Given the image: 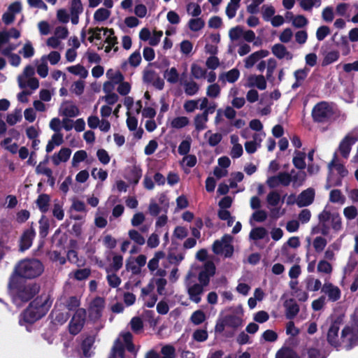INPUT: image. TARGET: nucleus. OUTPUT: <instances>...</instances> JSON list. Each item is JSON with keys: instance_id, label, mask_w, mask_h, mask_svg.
<instances>
[{"instance_id": "e433bc0d", "label": "nucleus", "mask_w": 358, "mask_h": 358, "mask_svg": "<svg viewBox=\"0 0 358 358\" xmlns=\"http://www.w3.org/2000/svg\"><path fill=\"white\" fill-rule=\"evenodd\" d=\"M284 307L285 308V315L288 319H293L299 312V307L296 302L289 299L285 301Z\"/></svg>"}, {"instance_id": "0eeeda50", "label": "nucleus", "mask_w": 358, "mask_h": 358, "mask_svg": "<svg viewBox=\"0 0 358 358\" xmlns=\"http://www.w3.org/2000/svg\"><path fill=\"white\" fill-rule=\"evenodd\" d=\"M334 113L332 104L322 101L316 104L312 110V116L315 122H324L329 120Z\"/></svg>"}, {"instance_id": "4c0bfd02", "label": "nucleus", "mask_w": 358, "mask_h": 358, "mask_svg": "<svg viewBox=\"0 0 358 358\" xmlns=\"http://www.w3.org/2000/svg\"><path fill=\"white\" fill-rule=\"evenodd\" d=\"M64 143V135L61 132L54 133L48 141L45 151L48 153L51 152L55 147L61 145Z\"/></svg>"}, {"instance_id": "dca6fc26", "label": "nucleus", "mask_w": 358, "mask_h": 358, "mask_svg": "<svg viewBox=\"0 0 358 358\" xmlns=\"http://www.w3.org/2000/svg\"><path fill=\"white\" fill-rule=\"evenodd\" d=\"M292 182V176L288 173H280L277 176H270L267 178L266 184L271 188L280 185L288 186Z\"/></svg>"}, {"instance_id": "de8ad7c7", "label": "nucleus", "mask_w": 358, "mask_h": 358, "mask_svg": "<svg viewBox=\"0 0 358 358\" xmlns=\"http://www.w3.org/2000/svg\"><path fill=\"white\" fill-rule=\"evenodd\" d=\"M128 236L131 241L138 245L141 246L145 243V237L136 229H129L128 231Z\"/></svg>"}, {"instance_id": "aec40b11", "label": "nucleus", "mask_w": 358, "mask_h": 358, "mask_svg": "<svg viewBox=\"0 0 358 358\" xmlns=\"http://www.w3.org/2000/svg\"><path fill=\"white\" fill-rule=\"evenodd\" d=\"M189 278V275H188V276L187 277V280H188ZM186 286L190 300L196 303L200 302L201 296L203 292V286L197 283L191 284L187 281L186 283Z\"/></svg>"}, {"instance_id": "774afa93", "label": "nucleus", "mask_w": 358, "mask_h": 358, "mask_svg": "<svg viewBox=\"0 0 358 358\" xmlns=\"http://www.w3.org/2000/svg\"><path fill=\"white\" fill-rule=\"evenodd\" d=\"M175 348L172 345H164L161 349L160 358H175Z\"/></svg>"}, {"instance_id": "6e6d98bb", "label": "nucleus", "mask_w": 358, "mask_h": 358, "mask_svg": "<svg viewBox=\"0 0 358 358\" xmlns=\"http://www.w3.org/2000/svg\"><path fill=\"white\" fill-rule=\"evenodd\" d=\"M308 71L309 70L305 68L302 69H299L294 72L296 82L292 85L293 89H296L301 85V83L307 77Z\"/></svg>"}, {"instance_id": "423d86ee", "label": "nucleus", "mask_w": 358, "mask_h": 358, "mask_svg": "<svg viewBox=\"0 0 358 358\" xmlns=\"http://www.w3.org/2000/svg\"><path fill=\"white\" fill-rule=\"evenodd\" d=\"M132 336L129 332H123L115 340L108 358H124V350H134V345L131 343Z\"/></svg>"}, {"instance_id": "09e8293b", "label": "nucleus", "mask_w": 358, "mask_h": 358, "mask_svg": "<svg viewBox=\"0 0 358 358\" xmlns=\"http://www.w3.org/2000/svg\"><path fill=\"white\" fill-rule=\"evenodd\" d=\"M164 77L171 84H176L179 81V73L175 67L167 69L164 73Z\"/></svg>"}, {"instance_id": "f8f14e48", "label": "nucleus", "mask_w": 358, "mask_h": 358, "mask_svg": "<svg viewBox=\"0 0 358 358\" xmlns=\"http://www.w3.org/2000/svg\"><path fill=\"white\" fill-rule=\"evenodd\" d=\"M85 309L79 308L76 310L69 325L71 334L76 335L81 331L85 324Z\"/></svg>"}, {"instance_id": "052dcab7", "label": "nucleus", "mask_w": 358, "mask_h": 358, "mask_svg": "<svg viewBox=\"0 0 358 358\" xmlns=\"http://www.w3.org/2000/svg\"><path fill=\"white\" fill-rule=\"evenodd\" d=\"M189 120L185 116H179L173 118L171 122V127L175 129H181L187 126Z\"/></svg>"}, {"instance_id": "a878e982", "label": "nucleus", "mask_w": 358, "mask_h": 358, "mask_svg": "<svg viewBox=\"0 0 358 358\" xmlns=\"http://www.w3.org/2000/svg\"><path fill=\"white\" fill-rule=\"evenodd\" d=\"M315 191L312 188H308L303 191L298 196L296 204L299 207H304L310 205L314 200Z\"/></svg>"}, {"instance_id": "37998d69", "label": "nucleus", "mask_w": 358, "mask_h": 358, "mask_svg": "<svg viewBox=\"0 0 358 358\" xmlns=\"http://www.w3.org/2000/svg\"><path fill=\"white\" fill-rule=\"evenodd\" d=\"M306 153L301 151H295L293 157V164L298 169L303 170L306 168V164L305 162Z\"/></svg>"}, {"instance_id": "7ed1b4c3", "label": "nucleus", "mask_w": 358, "mask_h": 358, "mask_svg": "<svg viewBox=\"0 0 358 358\" xmlns=\"http://www.w3.org/2000/svg\"><path fill=\"white\" fill-rule=\"evenodd\" d=\"M107 80L103 84V91L114 90L115 86L117 93L121 96H127L131 90V83L124 80V75L119 71L113 69L106 73Z\"/></svg>"}, {"instance_id": "0e129e2a", "label": "nucleus", "mask_w": 358, "mask_h": 358, "mask_svg": "<svg viewBox=\"0 0 358 358\" xmlns=\"http://www.w3.org/2000/svg\"><path fill=\"white\" fill-rule=\"evenodd\" d=\"M53 321L59 324H64L69 318V314L66 312H61L59 310L55 309L52 312Z\"/></svg>"}, {"instance_id": "680f3d73", "label": "nucleus", "mask_w": 358, "mask_h": 358, "mask_svg": "<svg viewBox=\"0 0 358 358\" xmlns=\"http://www.w3.org/2000/svg\"><path fill=\"white\" fill-rule=\"evenodd\" d=\"M329 201L332 203H336L339 204H344L345 201V197L339 189H333L329 194Z\"/></svg>"}, {"instance_id": "2f4dec72", "label": "nucleus", "mask_w": 358, "mask_h": 358, "mask_svg": "<svg viewBox=\"0 0 358 358\" xmlns=\"http://www.w3.org/2000/svg\"><path fill=\"white\" fill-rule=\"evenodd\" d=\"M17 48L16 45L9 43V38L6 32L0 33V51L4 55H8Z\"/></svg>"}, {"instance_id": "bb28decb", "label": "nucleus", "mask_w": 358, "mask_h": 358, "mask_svg": "<svg viewBox=\"0 0 358 358\" xmlns=\"http://www.w3.org/2000/svg\"><path fill=\"white\" fill-rule=\"evenodd\" d=\"M343 236L330 244L324 252V259L327 261H334L336 259V254L340 250L342 244Z\"/></svg>"}, {"instance_id": "c85d7f7f", "label": "nucleus", "mask_w": 358, "mask_h": 358, "mask_svg": "<svg viewBox=\"0 0 358 358\" xmlns=\"http://www.w3.org/2000/svg\"><path fill=\"white\" fill-rule=\"evenodd\" d=\"M71 150L68 148H62L59 152H55L52 157L51 160L54 165L58 166L61 163L66 162L71 155Z\"/></svg>"}, {"instance_id": "e2e57ef3", "label": "nucleus", "mask_w": 358, "mask_h": 358, "mask_svg": "<svg viewBox=\"0 0 358 358\" xmlns=\"http://www.w3.org/2000/svg\"><path fill=\"white\" fill-rule=\"evenodd\" d=\"M184 90L187 95L194 96L198 93L199 85L193 80L188 81L184 84Z\"/></svg>"}, {"instance_id": "5701e85b", "label": "nucleus", "mask_w": 358, "mask_h": 358, "mask_svg": "<svg viewBox=\"0 0 358 358\" xmlns=\"http://www.w3.org/2000/svg\"><path fill=\"white\" fill-rule=\"evenodd\" d=\"M268 54L269 52L266 50H260L252 53L244 59L245 68L247 69H251L260 59L266 57Z\"/></svg>"}, {"instance_id": "a211bd4d", "label": "nucleus", "mask_w": 358, "mask_h": 358, "mask_svg": "<svg viewBox=\"0 0 358 358\" xmlns=\"http://www.w3.org/2000/svg\"><path fill=\"white\" fill-rule=\"evenodd\" d=\"M59 114L66 118L75 117L80 114V110L73 102L66 101L61 104L59 108Z\"/></svg>"}, {"instance_id": "a19ab883", "label": "nucleus", "mask_w": 358, "mask_h": 358, "mask_svg": "<svg viewBox=\"0 0 358 358\" xmlns=\"http://www.w3.org/2000/svg\"><path fill=\"white\" fill-rule=\"evenodd\" d=\"M111 10L107 8H98L94 13L93 19L96 23H102L110 17Z\"/></svg>"}, {"instance_id": "f03ea898", "label": "nucleus", "mask_w": 358, "mask_h": 358, "mask_svg": "<svg viewBox=\"0 0 358 358\" xmlns=\"http://www.w3.org/2000/svg\"><path fill=\"white\" fill-rule=\"evenodd\" d=\"M43 264L36 259H25L20 261L15 268V274L10 279L9 287L15 286L16 275L32 279L40 276L43 272Z\"/></svg>"}, {"instance_id": "72a5a7b5", "label": "nucleus", "mask_w": 358, "mask_h": 358, "mask_svg": "<svg viewBox=\"0 0 358 358\" xmlns=\"http://www.w3.org/2000/svg\"><path fill=\"white\" fill-rule=\"evenodd\" d=\"M34 75V69L31 65L24 67L22 73L17 76V80L20 88L24 89L26 83Z\"/></svg>"}, {"instance_id": "c03bdc74", "label": "nucleus", "mask_w": 358, "mask_h": 358, "mask_svg": "<svg viewBox=\"0 0 358 358\" xmlns=\"http://www.w3.org/2000/svg\"><path fill=\"white\" fill-rule=\"evenodd\" d=\"M289 174L292 176L291 182H292L294 187H300L306 180V174L304 171L296 172L294 170H292Z\"/></svg>"}, {"instance_id": "4468645a", "label": "nucleus", "mask_w": 358, "mask_h": 358, "mask_svg": "<svg viewBox=\"0 0 358 358\" xmlns=\"http://www.w3.org/2000/svg\"><path fill=\"white\" fill-rule=\"evenodd\" d=\"M105 34L106 35L103 41V43L101 44V46H99L98 48H104L106 52H109L111 50H113L114 52H117L118 50L117 40L113 30L106 28Z\"/></svg>"}, {"instance_id": "f704fd0d", "label": "nucleus", "mask_w": 358, "mask_h": 358, "mask_svg": "<svg viewBox=\"0 0 358 358\" xmlns=\"http://www.w3.org/2000/svg\"><path fill=\"white\" fill-rule=\"evenodd\" d=\"M35 235V231L31 228L24 232L20 241V250L22 251L26 250L31 247Z\"/></svg>"}, {"instance_id": "6e6552de", "label": "nucleus", "mask_w": 358, "mask_h": 358, "mask_svg": "<svg viewBox=\"0 0 358 358\" xmlns=\"http://www.w3.org/2000/svg\"><path fill=\"white\" fill-rule=\"evenodd\" d=\"M358 141V129L355 128L348 132L339 143L336 154L338 152L343 158L348 159L352 146Z\"/></svg>"}, {"instance_id": "4d7b16f0", "label": "nucleus", "mask_w": 358, "mask_h": 358, "mask_svg": "<svg viewBox=\"0 0 358 358\" xmlns=\"http://www.w3.org/2000/svg\"><path fill=\"white\" fill-rule=\"evenodd\" d=\"M147 262V257L145 255H139L135 259V262L138 265V267L136 266H132L130 263L127 264V267L128 269L131 270L133 273H137L140 268L144 266Z\"/></svg>"}, {"instance_id": "f257e3e1", "label": "nucleus", "mask_w": 358, "mask_h": 358, "mask_svg": "<svg viewBox=\"0 0 358 358\" xmlns=\"http://www.w3.org/2000/svg\"><path fill=\"white\" fill-rule=\"evenodd\" d=\"M52 303V299L49 294H43L36 298L22 313L20 323H33L44 316Z\"/></svg>"}, {"instance_id": "c756f323", "label": "nucleus", "mask_w": 358, "mask_h": 358, "mask_svg": "<svg viewBox=\"0 0 358 358\" xmlns=\"http://www.w3.org/2000/svg\"><path fill=\"white\" fill-rule=\"evenodd\" d=\"M329 169L332 173L338 174V177L341 179L348 174V171L345 167L338 162L336 152L334 153V158L329 164Z\"/></svg>"}, {"instance_id": "603ef678", "label": "nucleus", "mask_w": 358, "mask_h": 358, "mask_svg": "<svg viewBox=\"0 0 358 358\" xmlns=\"http://www.w3.org/2000/svg\"><path fill=\"white\" fill-rule=\"evenodd\" d=\"M267 231L264 227H256L251 230L249 237L250 240L257 241L267 236Z\"/></svg>"}, {"instance_id": "473e14b6", "label": "nucleus", "mask_w": 358, "mask_h": 358, "mask_svg": "<svg viewBox=\"0 0 358 358\" xmlns=\"http://www.w3.org/2000/svg\"><path fill=\"white\" fill-rule=\"evenodd\" d=\"M71 20L73 24H77L79 22V15L83 11V7L80 0H73L71 3Z\"/></svg>"}, {"instance_id": "bf43d9fd", "label": "nucleus", "mask_w": 358, "mask_h": 358, "mask_svg": "<svg viewBox=\"0 0 358 358\" xmlns=\"http://www.w3.org/2000/svg\"><path fill=\"white\" fill-rule=\"evenodd\" d=\"M205 138L210 146H215L221 141L222 136L220 133H212L211 131H208L205 134Z\"/></svg>"}, {"instance_id": "9d476101", "label": "nucleus", "mask_w": 358, "mask_h": 358, "mask_svg": "<svg viewBox=\"0 0 358 358\" xmlns=\"http://www.w3.org/2000/svg\"><path fill=\"white\" fill-rule=\"evenodd\" d=\"M268 208L269 209L270 216L273 219H278L282 216L285 210L280 207H276L280 203V195L275 191L269 192L266 196Z\"/></svg>"}, {"instance_id": "58836bf2", "label": "nucleus", "mask_w": 358, "mask_h": 358, "mask_svg": "<svg viewBox=\"0 0 358 358\" xmlns=\"http://www.w3.org/2000/svg\"><path fill=\"white\" fill-rule=\"evenodd\" d=\"M94 341L95 337L94 336H88L83 339L81 343V350L84 357H89L92 356Z\"/></svg>"}, {"instance_id": "9b49d317", "label": "nucleus", "mask_w": 358, "mask_h": 358, "mask_svg": "<svg viewBox=\"0 0 358 358\" xmlns=\"http://www.w3.org/2000/svg\"><path fill=\"white\" fill-rule=\"evenodd\" d=\"M233 314L227 315L224 317V322H226L227 327L237 329L242 326L243 315V308L241 305H238L236 307H231L229 309Z\"/></svg>"}, {"instance_id": "13d9d810", "label": "nucleus", "mask_w": 358, "mask_h": 358, "mask_svg": "<svg viewBox=\"0 0 358 358\" xmlns=\"http://www.w3.org/2000/svg\"><path fill=\"white\" fill-rule=\"evenodd\" d=\"M306 289L310 292H317L322 287V282L319 279L313 277L307 278L306 280Z\"/></svg>"}, {"instance_id": "a18cd8bd", "label": "nucleus", "mask_w": 358, "mask_h": 358, "mask_svg": "<svg viewBox=\"0 0 358 358\" xmlns=\"http://www.w3.org/2000/svg\"><path fill=\"white\" fill-rule=\"evenodd\" d=\"M36 172L38 174H42L48 177V181H50L51 185L54 184V178L52 177V170L47 166L45 162H41L36 166Z\"/></svg>"}, {"instance_id": "412c9836", "label": "nucleus", "mask_w": 358, "mask_h": 358, "mask_svg": "<svg viewBox=\"0 0 358 358\" xmlns=\"http://www.w3.org/2000/svg\"><path fill=\"white\" fill-rule=\"evenodd\" d=\"M264 132L255 133L252 136V140L246 141L245 148L248 154L255 153L261 147L262 142L265 138Z\"/></svg>"}, {"instance_id": "6ab92c4d", "label": "nucleus", "mask_w": 358, "mask_h": 358, "mask_svg": "<svg viewBox=\"0 0 358 358\" xmlns=\"http://www.w3.org/2000/svg\"><path fill=\"white\" fill-rule=\"evenodd\" d=\"M21 10L22 4L20 1L12 3L2 16L3 22L6 24L12 23L15 18V15L20 13Z\"/></svg>"}, {"instance_id": "ddd939ff", "label": "nucleus", "mask_w": 358, "mask_h": 358, "mask_svg": "<svg viewBox=\"0 0 358 358\" xmlns=\"http://www.w3.org/2000/svg\"><path fill=\"white\" fill-rule=\"evenodd\" d=\"M167 281L164 278H152L149 284L142 288L141 293L143 294H148L153 292L155 288H157V292L159 295H164L166 294V285Z\"/></svg>"}, {"instance_id": "7c9ffc66", "label": "nucleus", "mask_w": 358, "mask_h": 358, "mask_svg": "<svg viewBox=\"0 0 358 358\" xmlns=\"http://www.w3.org/2000/svg\"><path fill=\"white\" fill-rule=\"evenodd\" d=\"M272 53L280 59L291 60L293 58L292 54L289 52L287 48L282 44H275L271 48Z\"/></svg>"}, {"instance_id": "b1692460", "label": "nucleus", "mask_w": 358, "mask_h": 358, "mask_svg": "<svg viewBox=\"0 0 358 358\" xmlns=\"http://www.w3.org/2000/svg\"><path fill=\"white\" fill-rule=\"evenodd\" d=\"M322 292L324 293L328 296L329 300L331 301H336L341 298V289L331 282H326L322 287Z\"/></svg>"}, {"instance_id": "1a4fd4ad", "label": "nucleus", "mask_w": 358, "mask_h": 358, "mask_svg": "<svg viewBox=\"0 0 358 358\" xmlns=\"http://www.w3.org/2000/svg\"><path fill=\"white\" fill-rule=\"evenodd\" d=\"M233 238L229 234L224 235L221 240L216 241L213 246V252L217 255H223L229 257L233 255L234 247L231 245Z\"/></svg>"}, {"instance_id": "ea45409f", "label": "nucleus", "mask_w": 358, "mask_h": 358, "mask_svg": "<svg viewBox=\"0 0 358 358\" xmlns=\"http://www.w3.org/2000/svg\"><path fill=\"white\" fill-rule=\"evenodd\" d=\"M103 92L106 94L104 96H101L99 98V100L97 101V104L95 106V108H96L97 105L101 103H104V104L113 106L114 104H115L118 99L119 96L118 95L113 92V90H110V92L108 91H103Z\"/></svg>"}, {"instance_id": "5fc2aeb1", "label": "nucleus", "mask_w": 358, "mask_h": 358, "mask_svg": "<svg viewBox=\"0 0 358 358\" xmlns=\"http://www.w3.org/2000/svg\"><path fill=\"white\" fill-rule=\"evenodd\" d=\"M317 270L320 273L331 275L333 271V266L329 261L323 259L319 261Z\"/></svg>"}, {"instance_id": "69168bd1", "label": "nucleus", "mask_w": 358, "mask_h": 358, "mask_svg": "<svg viewBox=\"0 0 358 358\" xmlns=\"http://www.w3.org/2000/svg\"><path fill=\"white\" fill-rule=\"evenodd\" d=\"M19 52L23 56L24 58L29 59L34 55L35 50L31 43L28 41L24 43Z\"/></svg>"}, {"instance_id": "20e7f679", "label": "nucleus", "mask_w": 358, "mask_h": 358, "mask_svg": "<svg viewBox=\"0 0 358 358\" xmlns=\"http://www.w3.org/2000/svg\"><path fill=\"white\" fill-rule=\"evenodd\" d=\"M318 219L320 226V232L322 235L327 236L332 229L337 234L343 229L342 218L338 213H331V207L327 204L324 210L319 214Z\"/></svg>"}, {"instance_id": "4be33fe9", "label": "nucleus", "mask_w": 358, "mask_h": 358, "mask_svg": "<svg viewBox=\"0 0 358 358\" xmlns=\"http://www.w3.org/2000/svg\"><path fill=\"white\" fill-rule=\"evenodd\" d=\"M215 273V266L212 262H208L205 264L203 269L200 272L199 275V280L200 285L203 287L206 286L209 283L210 278L213 276Z\"/></svg>"}, {"instance_id": "3c124183", "label": "nucleus", "mask_w": 358, "mask_h": 358, "mask_svg": "<svg viewBox=\"0 0 358 358\" xmlns=\"http://www.w3.org/2000/svg\"><path fill=\"white\" fill-rule=\"evenodd\" d=\"M22 110L16 108L7 115L6 122L10 125H15L22 120Z\"/></svg>"}, {"instance_id": "49530a36", "label": "nucleus", "mask_w": 358, "mask_h": 358, "mask_svg": "<svg viewBox=\"0 0 358 358\" xmlns=\"http://www.w3.org/2000/svg\"><path fill=\"white\" fill-rule=\"evenodd\" d=\"M165 257V253L163 251H157L155 253L153 257L150 259L148 264V268L151 272L156 271L159 267L160 259Z\"/></svg>"}, {"instance_id": "39448f33", "label": "nucleus", "mask_w": 358, "mask_h": 358, "mask_svg": "<svg viewBox=\"0 0 358 358\" xmlns=\"http://www.w3.org/2000/svg\"><path fill=\"white\" fill-rule=\"evenodd\" d=\"M341 322L335 321L331 325L328 334L327 341L334 347H338L342 343L345 345V348L349 350L352 348V341L355 336L353 329L350 327H345L341 332V336H338V331L340 329Z\"/></svg>"}, {"instance_id": "2eb2a0df", "label": "nucleus", "mask_w": 358, "mask_h": 358, "mask_svg": "<svg viewBox=\"0 0 358 358\" xmlns=\"http://www.w3.org/2000/svg\"><path fill=\"white\" fill-rule=\"evenodd\" d=\"M244 86L248 88L256 87L259 90H264L267 83L263 75L250 74L245 78Z\"/></svg>"}, {"instance_id": "393cba45", "label": "nucleus", "mask_w": 358, "mask_h": 358, "mask_svg": "<svg viewBox=\"0 0 358 358\" xmlns=\"http://www.w3.org/2000/svg\"><path fill=\"white\" fill-rule=\"evenodd\" d=\"M104 308V301L102 298L98 297L94 299L89 308L90 317L93 320L98 319Z\"/></svg>"}, {"instance_id": "c9c22d12", "label": "nucleus", "mask_w": 358, "mask_h": 358, "mask_svg": "<svg viewBox=\"0 0 358 358\" xmlns=\"http://www.w3.org/2000/svg\"><path fill=\"white\" fill-rule=\"evenodd\" d=\"M239 77V70L234 68L228 71L220 73L219 76V79L223 83H234L238 80Z\"/></svg>"}, {"instance_id": "8fccbe9b", "label": "nucleus", "mask_w": 358, "mask_h": 358, "mask_svg": "<svg viewBox=\"0 0 358 358\" xmlns=\"http://www.w3.org/2000/svg\"><path fill=\"white\" fill-rule=\"evenodd\" d=\"M66 69L69 73L78 76L83 79L86 78L88 76L87 70L80 64L69 66Z\"/></svg>"}, {"instance_id": "cd10ccee", "label": "nucleus", "mask_w": 358, "mask_h": 358, "mask_svg": "<svg viewBox=\"0 0 358 358\" xmlns=\"http://www.w3.org/2000/svg\"><path fill=\"white\" fill-rule=\"evenodd\" d=\"M106 28H94L89 30L88 40L90 43H94L97 47L101 46L103 41Z\"/></svg>"}, {"instance_id": "338daca9", "label": "nucleus", "mask_w": 358, "mask_h": 358, "mask_svg": "<svg viewBox=\"0 0 358 358\" xmlns=\"http://www.w3.org/2000/svg\"><path fill=\"white\" fill-rule=\"evenodd\" d=\"M221 88L217 83L210 84L206 88V96L211 99H217L220 96Z\"/></svg>"}, {"instance_id": "864d4df0", "label": "nucleus", "mask_w": 358, "mask_h": 358, "mask_svg": "<svg viewBox=\"0 0 358 358\" xmlns=\"http://www.w3.org/2000/svg\"><path fill=\"white\" fill-rule=\"evenodd\" d=\"M36 72L40 77L44 78L48 76L49 68L44 58L41 57V59L36 62Z\"/></svg>"}, {"instance_id": "79ce46f5", "label": "nucleus", "mask_w": 358, "mask_h": 358, "mask_svg": "<svg viewBox=\"0 0 358 358\" xmlns=\"http://www.w3.org/2000/svg\"><path fill=\"white\" fill-rule=\"evenodd\" d=\"M208 121V117L204 113H199L195 115L194 118V125L197 131L204 130L207 127L206 124Z\"/></svg>"}, {"instance_id": "f3484780", "label": "nucleus", "mask_w": 358, "mask_h": 358, "mask_svg": "<svg viewBox=\"0 0 358 358\" xmlns=\"http://www.w3.org/2000/svg\"><path fill=\"white\" fill-rule=\"evenodd\" d=\"M38 291V287L34 283L21 286L17 293V297L22 301H27L32 298Z\"/></svg>"}]
</instances>
